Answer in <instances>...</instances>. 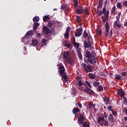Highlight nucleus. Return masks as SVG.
I'll list each match as a JSON object with an SVG mask.
<instances>
[{"label": "nucleus", "mask_w": 127, "mask_h": 127, "mask_svg": "<svg viewBox=\"0 0 127 127\" xmlns=\"http://www.w3.org/2000/svg\"><path fill=\"white\" fill-rule=\"evenodd\" d=\"M95 54L96 53H95V51L90 52V51L87 50L85 51V56L87 60H86V59H84L85 63H87L88 64L89 63L90 64L94 65V63H93V61L95 60L96 56H95Z\"/></svg>", "instance_id": "obj_1"}, {"label": "nucleus", "mask_w": 127, "mask_h": 127, "mask_svg": "<svg viewBox=\"0 0 127 127\" xmlns=\"http://www.w3.org/2000/svg\"><path fill=\"white\" fill-rule=\"evenodd\" d=\"M58 72L60 75L62 77V79L64 82H67L68 79L67 78V73L65 72V67L63 65H60L59 67Z\"/></svg>", "instance_id": "obj_2"}, {"label": "nucleus", "mask_w": 127, "mask_h": 127, "mask_svg": "<svg viewBox=\"0 0 127 127\" xmlns=\"http://www.w3.org/2000/svg\"><path fill=\"white\" fill-rule=\"evenodd\" d=\"M107 118L108 115H103V117H100L97 119V123L102 127L103 126L108 127L109 126V121L107 120Z\"/></svg>", "instance_id": "obj_3"}, {"label": "nucleus", "mask_w": 127, "mask_h": 127, "mask_svg": "<svg viewBox=\"0 0 127 127\" xmlns=\"http://www.w3.org/2000/svg\"><path fill=\"white\" fill-rule=\"evenodd\" d=\"M77 124L81 126L86 121V117L83 116L82 114H79V117L77 118Z\"/></svg>", "instance_id": "obj_4"}, {"label": "nucleus", "mask_w": 127, "mask_h": 127, "mask_svg": "<svg viewBox=\"0 0 127 127\" xmlns=\"http://www.w3.org/2000/svg\"><path fill=\"white\" fill-rule=\"evenodd\" d=\"M82 67L83 68L85 73H90L92 71V67L90 65H87L86 64H82Z\"/></svg>", "instance_id": "obj_5"}, {"label": "nucleus", "mask_w": 127, "mask_h": 127, "mask_svg": "<svg viewBox=\"0 0 127 127\" xmlns=\"http://www.w3.org/2000/svg\"><path fill=\"white\" fill-rule=\"evenodd\" d=\"M78 89L79 90H81L83 92H86V94H89V95H91L94 93V91L91 89V88H88L86 87V89L83 88V87H78Z\"/></svg>", "instance_id": "obj_6"}, {"label": "nucleus", "mask_w": 127, "mask_h": 127, "mask_svg": "<svg viewBox=\"0 0 127 127\" xmlns=\"http://www.w3.org/2000/svg\"><path fill=\"white\" fill-rule=\"evenodd\" d=\"M109 33H110V24H109V22L107 21L105 24V35L106 37H108Z\"/></svg>", "instance_id": "obj_7"}, {"label": "nucleus", "mask_w": 127, "mask_h": 127, "mask_svg": "<svg viewBox=\"0 0 127 127\" xmlns=\"http://www.w3.org/2000/svg\"><path fill=\"white\" fill-rule=\"evenodd\" d=\"M82 33H83V28L80 27L76 30L75 35L76 37H80L82 35Z\"/></svg>", "instance_id": "obj_8"}, {"label": "nucleus", "mask_w": 127, "mask_h": 127, "mask_svg": "<svg viewBox=\"0 0 127 127\" xmlns=\"http://www.w3.org/2000/svg\"><path fill=\"white\" fill-rule=\"evenodd\" d=\"M83 46L85 49L88 48L89 50H93L94 49V47L92 46V45L87 42V41H84Z\"/></svg>", "instance_id": "obj_9"}, {"label": "nucleus", "mask_w": 127, "mask_h": 127, "mask_svg": "<svg viewBox=\"0 0 127 127\" xmlns=\"http://www.w3.org/2000/svg\"><path fill=\"white\" fill-rule=\"evenodd\" d=\"M33 31H28L24 37V39H28V38H30V37L33 35Z\"/></svg>", "instance_id": "obj_10"}, {"label": "nucleus", "mask_w": 127, "mask_h": 127, "mask_svg": "<svg viewBox=\"0 0 127 127\" xmlns=\"http://www.w3.org/2000/svg\"><path fill=\"white\" fill-rule=\"evenodd\" d=\"M115 78L118 81H123V80H125L126 78L124 77L123 76L121 75V74H116L115 76Z\"/></svg>", "instance_id": "obj_11"}, {"label": "nucleus", "mask_w": 127, "mask_h": 127, "mask_svg": "<svg viewBox=\"0 0 127 127\" xmlns=\"http://www.w3.org/2000/svg\"><path fill=\"white\" fill-rule=\"evenodd\" d=\"M117 93L118 94V95H120V97H121V98H124L125 97V91H124L123 89L118 90Z\"/></svg>", "instance_id": "obj_12"}, {"label": "nucleus", "mask_w": 127, "mask_h": 127, "mask_svg": "<svg viewBox=\"0 0 127 127\" xmlns=\"http://www.w3.org/2000/svg\"><path fill=\"white\" fill-rule=\"evenodd\" d=\"M76 81L77 82V84H78V85L79 86V88H82V87H81V86L83 85H85V84L83 83V82H82L81 80H80V77H79V76H77L76 77Z\"/></svg>", "instance_id": "obj_13"}, {"label": "nucleus", "mask_w": 127, "mask_h": 127, "mask_svg": "<svg viewBox=\"0 0 127 127\" xmlns=\"http://www.w3.org/2000/svg\"><path fill=\"white\" fill-rule=\"evenodd\" d=\"M108 121L110 122L112 124H114L115 123V118H114V116H113L112 114H110L108 117Z\"/></svg>", "instance_id": "obj_14"}, {"label": "nucleus", "mask_w": 127, "mask_h": 127, "mask_svg": "<svg viewBox=\"0 0 127 127\" xmlns=\"http://www.w3.org/2000/svg\"><path fill=\"white\" fill-rule=\"evenodd\" d=\"M40 25V24L39 23H34L33 25V29L34 31H36V29L38 28V27Z\"/></svg>", "instance_id": "obj_15"}, {"label": "nucleus", "mask_w": 127, "mask_h": 127, "mask_svg": "<svg viewBox=\"0 0 127 127\" xmlns=\"http://www.w3.org/2000/svg\"><path fill=\"white\" fill-rule=\"evenodd\" d=\"M49 29H48V28H47V27L46 26H44L43 27V32H44V33H45V34H48V33H49Z\"/></svg>", "instance_id": "obj_16"}, {"label": "nucleus", "mask_w": 127, "mask_h": 127, "mask_svg": "<svg viewBox=\"0 0 127 127\" xmlns=\"http://www.w3.org/2000/svg\"><path fill=\"white\" fill-rule=\"evenodd\" d=\"M80 112H81V110L79 108H77L76 107H74L72 110V113L74 115H76L77 113H80Z\"/></svg>", "instance_id": "obj_17"}, {"label": "nucleus", "mask_w": 127, "mask_h": 127, "mask_svg": "<svg viewBox=\"0 0 127 127\" xmlns=\"http://www.w3.org/2000/svg\"><path fill=\"white\" fill-rule=\"evenodd\" d=\"M114 27H118V28H121L122 27V25H121L118 21H115L114 23Z\"/></svg>", "instance_id": "obj_18"}, {"label": "nucleus", "mask_w": 127, "mask_h": 127, "mask_svg": "<svg viewBox=\"0 0 127 127\" xmlns=\"http://www.w3.org/2000/svg\"><path fill=\"white\" fill-rule=\"evenodd\" d=\"M79 8L80 9H76V12L77 14H82L83 13V6H80L79 7Z\"/></svg>", "instance_id": "obj_19"}, {"label": "nucleus", "mask_w": 127, "mask_h": 127, "mask_svg": "<svg viewBox=\"0 0 127 127\" xmlns=\"http://www.w3.org/2000/svg\"><path fill=\"white\" fill-rule=\"evenodd\" d=\"M64 60L66 61L68 64H71L72 63H73V60H72V58H70V57H68V58L64 59Z\"/></svg>", "instance_id": "obj_20"}, {"label": "nucleus", "mask_w": 127, "mask_h": 127, "mask_svg": "<svg viewBox=\"0 0 127 127\" xmlns=\"http://www.w3.org/2000/svg\"><path fill=\"white\" fill-rule=\"evenodd\" d=\"M89 78L91 79V80H93L96 78V74L93 73H90L89 74Z\"/></svg>", "instance_id": "obj_21"}, {"label": "nucleus", "mask_w": 127, "mask_h": 127, "mask_svg": "<svg viewBox=\"0 0 127 127\" xmlns=\"http://www.w3.org/2000/svg\"><path fill=\"white\" fill-rule=\"evenodd\" d=\"M84 10L85 11V16L86 17L89 16V10L88 9V7H85Z\"/></svg>", "instance_id": "obj_22"}, {"label": "nucleus", "mask_w": 127, "mask_h": 127, "mask_svg": "<svg viewBox=\"0 0 127 127\" xmlns=\"http://www.w3.org/2000/svg\"><path fill=\"white\" fill-rule=\"evenodd\" d=\"M103 13L105 16V18H106V19L108 20L109 19V14H110V11L109 10H108L107 11L104 12V13Z\"/></svg>", "instance_id": "obj_23"}, {"label": "nucleus", "mask_w": 127, "mask_h": 127, "mask_svg": "<svg viewBox=\"0 0 127 127\" xmlns=\"http://www.w3.org/2000/svg\"><path fill=\"white\" fill-rule=\"evenodd\" d=\"M33 21H34V23H37L39 21V17L36 16H35L33 18Z\"/></svg>", "instance_id": "obj_24"}, {"label": "nucleus", "mask_w": 127, "mask_h": 127, "mask_svg": "<svg viewBox=\"0 0 127 127\" xmlns=\"http://www.w3.org/2000/svg\"><path fill=\"white\" fill-rule=\"evenodd\" d=\"M32 45L34 47H35L38 44V41H37V40H33L32 41Z\"/></svg>", "instance_id": "obj_25"}, {"label": "nucleus", "mask_w": 127, "mask_h": 127, "mask_svg": "<svg viewBox=\"0 0 127 127\" xmlns=\"http://www.w3.org/2000/svg\"><path fill=\"white\" fill-rule=\"evenodd\" d=\"M69 57V53H68V52H65L64 53V59H66L67 58H68Z\"/></svg>", "instance_id": "obj_26"}, {"label": "nucleus", "mask_w": 127, "mask_h": 127, "mask_svg": "<svg viewBox=\"0 0 127 127\" xmlns=\"http://www.w3.org/2000/svg\"><path fill=\"white\" fill-rule=\"evenodd\" d=\"M103 101L105 102V104L106 105H108L109 104V100L108 97H104L103 99Z\"/></svg>", "instance_id": "obj_27"}, {"label": "nucleus", "mask_w": 127, "mask_h": 127, "mask_svg": "<svg viewBox=\"0 0 127 127\" xmlns=\"http://www.w3.org/2000/svg\"><path fill=\"white\" fill-rule=\"evenodd\" d=\"M76 18V22H78V23H80V22L82 21V19H81V17L80 16L77 15Z\"/></svg>", "instance_id": "obj_28"}, {"label": "nucleus", "mask_w": 127, "mask_h": 127, "mask_svg": "<svg viewBox=\"0 0 127 127\" xmlns=\"http://www.w3.org/2000/svg\"><path fill=\"white\" fill-rule=\"evenodd\" d=\"M93 41V39L92 38L88 37L87 38V43L89 44L90 45H92V41Z\"/></svg>", "instance_id": "obj_29"}, {"label": "nucleus", "mask_w": 127, "mask_h": 127, "mask_svg": "<svg viewBox=\"0 0 127 127\" xmlns=\"http://www.w3.org/2000/svg\"><path fill=\"white\" fill-rule=\"evenodd\" d=\"M49 18H50L49 16L48 15L44 16L43 17V21H44L45 22H46V21H47V19H49Z\"/></svg>", "instance_id": "obj_30"}, {"label": "nucleus", "mask_w": 127, "mask_h": 127, "mask_svg": "<svg viewBox=\"0 0 127 127\" xmlns=\"http://www.w3.org/2000/svg\"><path fill=\"white\" fill-rule=\"evenodd\" d=\"M87 30H84L83 34V37L85 38H87V36H88V33H87Z\"/></svg>", "instance_id": "obj_31"}, {"label": "nucleus", "mask_w": 127, "mask_h": 127, "mask_svg": "<svg viewBox=\"0 0 127 127\" xmlns=\"http://www.w3.org/2000/svg\"><path fill=\"white\" fill-rule=\"evenodd\" d=\"M74 47H76V49H79V47L80 46V44H79V43H74Z\"/></svg>", "instance_id": "obj_32"}, {"label": "nucleus", "mask_w": 127, "mask_h": 127, "mask_svg": "<svg viewBox=\"0 0 127 127\" xmlns=\"http://www.w3.org/2000/svg\"><path fill=\"white\" fill-rule=\"evenodd\" d=\"M54 25V23H53V22L52 21H49L48 23V26H49V27H50L51 28V27H52V26Z\"/></svg>", "instance_id": "obj_33"}, {"label": "nucleus", "mask_w": 127, "mask_h": 127, "mask_svg": "<svg viewBox=\"0 0 127 127\" xmlns=\"http://www.w3.org/2000/svg\"><path fill=\"white\" fill-rule=\"evenodd\" d=\"M93 85L94 87H98V86H99V85H100V82H97V81H94L93 83Z\"/></svg>", "instance_id": "obj_34"}, {"label": "nucleus", "mask_w": 127, "mask_h": 127, "mask_svg": "<svg viewBox=\"0 0 127 127\" xmlns=\"http://www.w3.org/2000/svg\"><path fill=\"white\" fill-rule=\"evenodd\" d=\"M98 91H99V92L103 91V90H104V88H103V86H102V85L98 86Z\"/></svg>", "instance_id": "obj_35"}, {"label": "nucleus", "mask_w": 127, "mask_h": 127, "mask_svg": "<svg viewBox=\"0 0 127 127\" xmlns=\"http://www.w3.org/2000/svg\"><path fill=\"white\" fill-rule=\"evenodd\" d=\"M117 6L118 7V8H122V4L121 3V2H118L117 3Z\"/></svg>", "instance_id": "obj_36"}, {"label": "nucleus", "mask_w": 127, "mask_h": 127, "mask_svg": "<svg viewBox=\"0 0 127 127\" xmlns=\"http://www.w3.org/2000/svg\"><path fill=\"white\" fill-rule=\"evenodd\" d=\"M85 82L87 86L89 87L90 89H92V85H91V83H90V82H89V81H88L87 80L85 81Z\"/></svg>", "instance_id": "obj_37"}, {"label": "nucleus", "mask_w": 127, "mask_h": 127, "mask_svg": "<svg viewBox=\"0 0 127 127\" xmlns=\"http://www.w3.org/2000/svg\"><path fill=\"white\" fill-rule=\"evenodd\" d=\"M97 12L98 13V16H101V15L103 14V12L99 10H97Z\"/></svg>", "instance_id": "obj_38"}, {"label": "nucleus", "mask_w": 127, "mask_h": 127, "mask_svg": "<svg viewBox=\"0 0 127 127\" xmlns=\"http://www.w3.org/2000/svg\"><path fill=\"white\" fill-rule=\"evenodd\" d=\"M101 18L102 19L103 22H106V21H107V19H107V18H106V19H105V16H102L101 17Z\"/></svg>", "instance_id": "obj_39"}, {"label": "nucleus", "mask_w": 127, "mask_h": 127, "mask_svg": "<svg viewBox=\"0 0 127 127\" xmlns=\"http://www.w3.org/2000/svg\"><path fill=\"white\" fill-rule=\"evenodd\" d=\"M73 2H74V5H75V6H78V0H73Z\"/></svg>", "instance_id": "obj_40"}, {"label": "nucleus", "mask_w": 127, "mask_h": 127, "mask_svg": "<svg viewBox=\"0 0 127 127\" xmlns=\"http://www.w3.org/2000/svg\"><path fill=\"white\" fill-rule=\"evenodd\" d=\"M81 51H82V50L81 49V48H78V49H77L76 52H77V54H81Z\"/></svg>", "instance_id": "obj_41"}, {"label": "nucleus", "mask_w": 127, "mask_h": 127, "mask_svg": "<svg viewBox=\"0 0 127 127\" xmlns=\"http://www.w3.org/2000/svg\"><path fill=\"white\" fill-rule=\"evenodd\" d=\"M64 37L65 38H69V33H64Z\"/></svg>", "instance_id": "obj_42"}, {"label": "nucleus", "mask_w": 127, "mask_h": 127, "mask_svg": "<svg viewBox=\"0 0 127 127\" xmlns=\"http://www.w3.org/2000/svg\"><path fill=\"white\" fill-rule=\"evenodd\" d=\"M46 42H47V40L45 39H43L41 41V43H44V44H46Z\"/></svg>", "instance_id": "obj_43"}, {"label": "nucleus", "mask_w": 127, "mask_h": 127, "mask_svg": "<svg viewBox=\"0 0 127 127\" xmlns=\"http://www.w3.org/2000/svg\"><path fill=\"white\" fill-rule=\"evenodd\" d=\"M78 57L80 60H82L83 57L82 56V53L81 54H78Z\"/></svg>", "instance_id": "obj_44"}, {"label": "nucleus", "mask_w": 127, "mask_h": 127, "mask_svg": "<svg viewBox=\"0 0 127 127\" xmlns=\"http://www.w3.org/2000/svg\"><path fill=\"white\" fill-rule=\"evenodd\" d=\"M115 11H116V6H113V7H112L111 12H112L113 13H114V12H115Z\"/></svg>", "instance_id": "obj_45"}, {"label": "nucleus", "mask_w": 127, "mask_h": 127, "mask_svg": "<svg viewBox=\"0 0 127 127\" xmlns=\"http://www.w3.org/2000/svg\"><path fill=\"white\" fill-rule=\"evenodd\" d=\"M66 8V5L62 4L61 5V9H65Z\"/></svg>", "instance_id": "obj_46"}, {"label": "nucleus", "mask_w": 127, "mask_h": 127, "mask_svg": "<svg viewBox=\"0 0 127 127\" xmlns=\"http://www.w3.org/2000/svg\"><path fill=\"white\" fill-rule=\"evenodd\" d=\"M113 109V107H112L111 106H109V107H108V110L109 111H110V112H113L114 109Z\"/></svg>", "instance_id": "obj_47"}, {"label": "nucleus", "mask_w": 127, "mask_h": 127, "mask_svg": "<svg viewBox=\"0 0 127 127\" xmlns=\"http://www.w3.org/2000/svg\"><path fill=\"white\" fill-rule=\"evenodd\" d=\"M121 75H122V77H123H123H126V76H127V75H126V72H125V71L122 72L121 73Z\"/></svg>", "instance_id": "obj_48"}, {"label": "nucleus", "mask_w": 127, "mask_h": 127, "mask_svg": "<svg viewBox=\"0 0 127 127\" xmlns=\"http://www.w3.org/2000/svg\"><path fill=\"white\" fill-rule=\"evenodd\" d=\"M123 5L126 6V7H127V0H125L124 2H123Z\"/></svg>", "instance_id": "obj_49"}, {"label": "nucleus", "mask_w": 127, "mask_h": 127, "mask_svg": "<svg viewBox=\"0 0 127 127\" xmlns=\"http://www.w3.org/2000/svg\"><path fill=\"white\" fill-rule=\"evenodd\" d=\"M124 99L123 103L124 104L126 103L127 102V99L126 98V97H123Z\"/></svg>", "instance_id": "obj_50"}, {"label": "nucleus", "mask_w": 127, "mask_h": 127, "mask_svg": "<svg viewBox=\"0 0 127 127\" xmlns=\"http://www.w3.org/2000/svg\"><path fill=\"white\" fill-rule=\"evenodd\" d=\"M106 6H104L102 9V13L106 12Z\"/></svg>", "instance_id": "obj_51"}, {"label": "nucleus", "mask_w": 127, "mask_h": 127, "mask_svg": "<svg viewBox=\"0 0 127 127\" xmlns=\"http://www.w3.org/2000/svg\"><path fill=\"white\" fill-rule=\"evenodd\" d=\"M112 36H113V29H111L110 30V35H109L110 37H112Z\"/></svg>", "instance_id": "obj_52"}, {"label": "nucleus", "mask_w": 127, "mask_h": 127, "mask_svg": "<svg viewBox=\"0 0 127 127\" xmlns=\"http://www.w3.org/2000/svg\"><path fill=\"white\" fill-rule=\"evenodd\" d=\"M98 35L99 36H101V35H102V30H100L98 32Z\"/></svg>", "instance_id": "obj_53"}, {"label": "nucleus", "mask_w": 127, "mask_h": 127, "mask_svg": "<svg viewBox=\"0 0 127 127\" xmlns=\"http://www.w3.org/2000/svg\"><path fill=\"white\" fill-rule=\"evenodd\" d=\"M77 105L80 109H82V104L77 103Z\"/></svg>", "instance_id": "obj_54"}, {"label": "nucleus", "mask_w": 127, "mask_h": 127, "mask_svg": "<svg viewBox=\"0 0 127 127\" xmlns=\"http://www.w3.org/2000/svg\"><path fill=\"white\" fill-rule=\"evenodd\" d=\"M112 112V114L113 115V116H116L117 115V112L116 111H114V110Z\"/></svg>", "instance_id": "obj_55"}, {"label": "nucleus", "mask_w": 127, "mask_h": 127, "mask_svg": "<svg viewBox=\"0 0 127 127\" xmlns=\"http://www.w3.org/2000/svg\"><path fill=\"white\" fill-rule=\"evenodd\" d=\"M120 18H121V17H120V16L117 15L116 16V21H119V20H120Z\"/></svg>", "instance_id": "obj_56"}, {"label": "nucleus", "mask_w": 127, "mask_h": 127, "mask_svg": "<svg viewBox=\"0 0 127 127\" xmlns=\"http://www.w3.org/2000/svg\"><path fill=\"white\" fill-rule=\"evenodd\" d=\"M103 3V0H99V5H101Z\"/></svg>", "instance_id": "obj_57"}, {"label": "nucleus", "mask_w": 127, "mask_h": 127, "mask_svg": "<svg viewBox=\"0 0 127 127\" xmlns=\"http://www.w3.org/2000/svg\"><path fill=\"white\" fill-rule=\"evenodd\" d=\"M69 30H70V27H67V28H66V32L69 33Z\"/></svg>", "instance_id": "obj_58"}, {"label": "nucleus", "mask_w": 127, "mask_h": 127, "mask_svg": "<svg viewBox=\"0 0 127 127\" xmlns=\"http://www.w3.org/2000/svg\"><path fill=\"white\" fill-rule=\"evenodd\" d=\"M96 57H95V58L94 60H93V64H96V63H97V61L96 60Z\"/></svg>", "instance_id": "obj_59"}, {"label": "nucleus", "mask_w": 127, "mask_h": 127, "mask_svg": "<svg viewBox=\"0 0 127 127\" xmlns=\"http://www.w3.org/2000/svg\"><path fill=\"white\" fill-rule=\"evenodd\" d=\"M95 107H96V104H94L92 103V104L91 105V108H95Z\"/></svg>", "instance_id": "obj_60"}, {"label": "nucleus", "mask_w": 127, "mask_h": 127, "mask_svg": "<svg viewBox=\"0 0 127 127\" xmlns=\"http://www.w3.org/2000/svg\"><path fill=\"white\" fill-rule=\"evenodd\" d=\"M92 102H90L88 103V106H89L90 107H89V109H90L91 108V106H92Z\"/></svg>", "instance_id": "obj_61"}, {"label": "nucleus", "mask_w": 127, "mask_h": 127, "mask_svg": "<svg viewBox=\"0 0 127 127\" xmlns=\"http://www.w3.org/2000/svg\"><path fill=\"white\" fill-rule=\"evenodd\" d=\"M104 3H105V6H106V5H107V3H108V0H106L105 1H104Z\"/></svg>", "instance_id": "obj_62"}, {"label": "nucleus", "mask_w": 127, "mask_h": 127, "mask_svg": "<svg viewBox=\"0 0 127 127\" xmlns=\"http://www.w3.org/2000/svg\"><path fill=\"white\" fill-rule=\"evenodd\" d=\"M124 120L125 121V122H127V117H124Z\"/></svg>", "instance_id": "obj_63"}, {"label": "nucleus", "mask_w": 127, "mask_h": 127, "mask_svg": "<svg viewBox=\"0 0 127 127\" xmlns=\"http://www.w3.org/2000/svg\"><path fill=\"white\" fill-rule=\"evenodd\" d=\"M124 26H127V22L124 23Z\"/></svg>", "instance_id": "obj_64"}]
</instances>
